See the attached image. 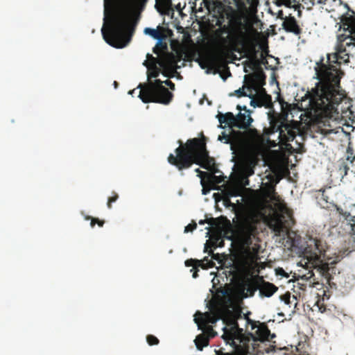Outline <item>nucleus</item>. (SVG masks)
I'll list each match as a JSON object with an SVG mask.
<instances>
[{"instance_id":"obj_25","label":"nucleus","mask_w":355,"mask_h":355,"mask_svg":"<svg viewBox=\"0 0 355 355\" xmlns=\"http://www.w3.org/2000/svg\"><path fill=\"white\" fill-rule=\"evenodd\" d=\"M147 77L148 82L152 81V78H157L161 73V68L156 64H154V66H147Z\"/></svg>"},{"instance_id":"obj_21","label":"nucleus","mask_w":355,"mask_h":355,"mask_svg":"<svg viewBox=\"0 0 355 355\" xmlns=\"http://www.w3.org/2000/svg\"><path fill=\"white\" fill-rule=\"evenodd\" d=\"M286 119L284 118L283 119H277L275 121H272L271 122L270 130L272 132H279V139H280L283 130V126H285L286 123Z\"/></svg>"},{"instance_id":"obj_36","label":"nucleus","mask_w":355,"mask_h":355,"mask_svg":"<svg viewBox=\"0 0 355 355\" xmlns=\"http://www.w3.org/2000/svg\"><path fill=\"white\" fill-rule=\"evenodd\" d=\"M161 73L165 76L168 78H173L174 76V73L175 69H168V68H161Z\"/></svg>"},{"instance_id":"obj_15","label":"nucleus","mask_w":355,"mask_h":355,"mask_svg":"<svg viewBox=\"0 0 355 355\" xmlns=\"http://www.w3.org/2000/svg\"><path fill=\"white\" fill-rule=\"evenodd\" d=\"M258 283L259 295L261 297H270L278 290L275 284L265 281L262 276L258 275Z\"/></svg>"},{"instance_id":"obj_11","label":"nucleus","mask_w":355,"mask_h":355,"mask_svg":"<svg viewBox=\"0 0 355 355\" xmlns=\"http://www.w3.org/2000/svg\"><path fill=\"white\" fill-rule=\"evenodd\" d=\"M352 45L355 46V32L351 33L350 35L348 36L341 35L340 37V43L336 49V51L334 53L328 54V61L338 64L348 62L349 54H345V56H341V54L345 52V46L349 47Z\"/></svg>"},{"instance_id":"obj_37","label":"nucleus","mask_w":355,"mask_h":355,"mask_svg":"<svg viewBox=\"0 0 355 355\" xmlns=\"http://www.w3.org/2000/svg\"><path fill=\"white\" fill-rule=\"evenodd\" d=\"M146 340L149 345H158L159 343V339L153 335H148Z\"/></svg>"},{"instance_id":"obj_7","label":"nucleus","mask_w":355,"mask_h":355,"mask_svg":"<svg viewBox=\"0 0 355 355\" xmlns=\"http://www.w3.org/2000/svg\"><path fill=\"white\" fill-rule=\"evenodd\" d=\"M327 243L320 239L311 238L304 251V260L307 268L315 270L330 284L331 275L336 274L337 269L335 264L338 258L325 259Z\"/></svg>"},{"instance_id":"obj_47","label":"nucleus","mask_w":355,"mask_h":355,"mask_svg":"<svg viewBox=\"0 0 355 355\" xmlns=\"http://www.w3.org/2000/svg\"><path fill=\"white\" fill-rule=\"evenodd\" d=\"M276 275L282 277H288V275L282 268H277L275 269Z\"/></svg>"},{"instance_id":"obj_1","label":"nucleus","mask_w":355,"mask_h":355,"mask_svg":"<svg viewBox=\"0 0 355 355\" xmlns=\"http://www.w3.org/2000/svg\"><path fill=\"white\" fill-rule=\"evenodd\" d=\"M214 17L218 26L215 36L232 51H239L240 46L249 44L252 33L256 32L246 12L231 6L220 3Z\"/></svg>"},{"instance_id":"obj_50","label":"nucleus","mask_w":355,"mask_h":355,"mask_svg":"<svg viewBox=\"0 0 355 355\" xmlns=\"http://www.w3.org/2000/svg\"><path fill=\"white\" fill-rule=\"evenodd\" d=\"M287 17L288 16H284L283 10H279L277 15V17L283 20V21H285V19H287Z\"/></svg>"},{"instance_id":"obj_35","label":"nucleus","mask_w":355,"mask_h":355,"mask_svg":"<svg viewBox=\"0 0 355 355\" xmlns=\"http://www.w3.org/2000/svg\"><path fill=\"white\" fill-rule=\"evenodd\" d=\"M119 198V195L115 192L112 191V196L108 198L107 206L109 209L112 207V204L116 202Z\"/></svg>"},{"instance_id":"obj_43","label":"nucleus","mask_w":355,"mask_h":355,"mask_svg":"<svg viewBox=\"0 0 355 355\" xmlns=\"http://www.w3.org/2000/svg\"><path fill=\"white\" fill-rule=\"evenodd\" d=\"M291 8H293L295 10H302L304 8V6L300 3L299 1H297L296 2H293V3H291Z\"/></svg>"},{"instance_id":"obj_33","label":"nucleus","mask_w":355,"mask_h":355,"mask_svg":"<svg viewBox=\"0 0 355 355\" xmlns=\"http://www.w3.org/2000/svg\"><path fill=\"white\" fill-rule=\"evenodd\" d=\"M157 6L164 10H168L171 6V0H156V6Z\"/></svg>"},{"instance_id":"obj_42","label":"nucleus","mask_w":355,"mask_h":355,"mask_svg":"<svg viewBox=\"0 0 355 355\" xmlns=\"http://www.w3.org/2000/svg\"><path fill=\"white\" fill-rule=\"evenodd\" d=\"M196 227H197V224L195 222L190 223L185 227L184 232L187 233L189 232H193L194 230L196 229Z\"/></svg>"},{"instance_id":"obj_31","label":"nucleus","mask_w":355,"mask_h":355,"mask_svg":"<svg viewBox=\"0 0 355 355\" xmlns=\"http://www.w3.org/2000/svg\"><path fill=\"white\" fill-rule=\"evenodd\" d=\"M185 266L187 267L193 266V268L195 266H201V268H206V267L204 266V263L202 261L198 260V259H189L185 261Z\"/></svg>"},{"instance_id":"obj_38","label":"nucleus","mask_w":355,"mask_h":355,"mask_svg":"<svg viewBox=\"0 0 355 355\" xmlns=\"http://www.w3.org/2000/svg\"><path fill=\"white\" fill-rule=\"evenodd\" d=\"M87 219H91V223H90V225L91 226L93 227H94V225L96 224H98V225L99 227H103V224H104V221L103 220H99L98 218H92V217H90V216H88L87 218Z\"/></svg>"},{"instance_id":"obj_41","label":"nucleus","mask_w":355,"mask_h":355,"mask_svg":"<svg viewBox=\"0 0 355 355\" xmlns=\"http://www.w3.org/2000/svg\"><path fill=\"white\" fill-rule=\"evenodd\" d=\"M205 223H207L209 225L213 226L216 225V218H211L207 220H201L199 221V224L204 225Z\"/></svg>"},{"instance_id":"obj_18","label":"nucleus","mask_w":355,"mask_h":355,"mask_svg":"<svg viewBox=\"0 0 355 355\" xmlns=\"http://www.w3.org/2000/svg\"><path fill=\"white\" fill-rule=\"evenodd\" d=\"M218 119L220 124H225L229 128H235L234 124L235 123V115L232 112H226L225 114H218Z\"/></svg>"},{"instance_id":"obj_63","label":"nucleus","mask_w":355,"mask_h":355,"mask_svg":"<svg viewBox=\"0 0 355 355\" xmlns=\"http://www.w3.org/2000/svg\"><path fill=\"white\" fill-rule=\"evenodd\" d=\"M211 178H212V179H216V175H211Z\"/></svg>"},{"instance_id":"obj_46","label":"nucleus","mask_w":355,"mask_h":355,"mask_svg":"<svg viewBox=\"0 0 355 355\" xmlns=\"http://www.w3.org/2000/svg\"><path fill=\"white\" fill-rule=\"evenodd\" d=\"M223 202L225 206L226 207H232L234 209L236 207V205L231 202L229 196L223 199Z\"/></svg>"},{"instance_id":"obj_14","label":"nucleus","mask_w":355,"mask_h":355,"mask_svg":"<svg viewBox=\"0 0 355 355\" xmlns=\"http://www.w3.org/2000/svg\"><path fill=\"white\" fill-rule=\"evenodd\" d=\"M282 26L286 32L293 33L296 36L300 37L302 33V28L291 15H289L287 19H285V21L282 22Z\"/></svg>"},{"instance_id":"obj_8","label":"nucleus","mask_w":355,"mask_h":355,"mask_svg":"<svg viewBox=\"0 0 355 355\" xmlns=\"http://www.w3.org/2000/svg\"><path fill=\"white\" fill-rule=\"evenodd\" d=\"M163 84L167 85L171 90L175 89V84L168 79L164 81L155 79L146 83H139L137 87L140 89L139 98L145 103L169 104L173 99V94Z\"/></svg>"},{"instance_id":"obj_51","label":"nucleus","mask_w":355,"mask_h":355,"mask_svg":"<svg viewBox=\"0 0 355 355\" xmlns=\"http://www.w3.org/2000/svg\"><path fill=\"white\" fill-rule=\"evenodd\" d=\"M208 248H209V245H208V244H207V243H206V244H205V250H204V251H205V252H208V253H209V255H211V254L212 258L216 259V255L214 254V252H213L212 250H209V251H208Z\"/></svg>"},{"instance_id":"obj_30","label":"nucleus","mask_w":355,"mask_h":355,"mask_svg":"<svg viewBox=\"0 0 355 355\" xmlns=\"http://www.w3.org/2000/svg\"><path fill=\"white\" fill-rule=\"evenodd\" d=\"M248 97L250 98H251V101H250V105L251 106H252L254 107H263V104L261 103L259 95L255 96L254 95L250 94H248Z\"/></svg>"},{"instance_id":"obj_61","label":"nucleus","mask_w":355,"mask_h":355,"mask_svg":"<svg viewBox=\"0 0 355 355\" xmlns=\"http://www.w3.org/2000/svg\"><path fill=\"white\" fill-rule=\"evenodd\" d=\"M128 1H129L130 2H131V3H137V1H139V0H128Z\"/></svg>"},{"instance_id":"obj_28","label":"nucleus","mask_w":355,"mask_h":355,"mask_svg":"<svg viewBox=\"0 0 355 355\" xmlns=\"http://www.w3.org/2000/svg\"><path fill=\"white\" fill-rule=\"evenodd\" d=\"M261 103L263 104V106H264L266 108H269L272 105V98L271 96L269 94H264L263 95H259Z\"/></svg>"},{"instance_id":"obj_19","label":"nucleus","mask_w":355,"mask_h":355,"mask_svg":"<svg viewBox=\"0 0 355 355\" xmlns=\"http://www.w3.org/2000/svg\"><path fill=\"white\" fill-rule=\"evenodd\" d=\"M275 183L269 182L263 184V188H262V192L263 193V196L266 198H270V200H275Z\"/></svg>"},{"instance_id":"obj_52","label":"nucleus","mask_w":355,"mask_h":355,"mask_svg":"<svg viewBox=\"0 0 355 355\" xmlns=\"http://www.w3.org/2000/svg\"><path fill=\"white\" fill-rule=\"evenodd\" d=\"M207 175V173L206 172H204V171H202L198 174V176L201 179V184L202 185H203V179Z\"/></svg>"},{"instance_id":"obj_44","label":"nucleus","mask_w":355,"mask_h":355,"mask_svg":"<svg viewBox=\"0 0 355 355\" xmlns=\"http://www.w3.org/2000/svg\"><path fill=\"white\" fill-rule=\"evenodd\" d=\"M234 94L238 97L248 96V95L244 91V87L239 88L237 90H235Z\"/></svg>"},{"instance_id":"obj_16","label":"nucleus","mask_w":355,"mask_h":355,"mask_svg":"<svg viewBox=\"0 0 355 355\" xmlns=\"http://www.w3.org/2000/svg\"><path fill=\"white\" fill-rule=\"evenodd\" d=\"M178 61L179 60L177 59L174 53L166 52L160 55L159 66L160 68L176 69L178 68L177 64Z\"/></svg>"},{"instance_id":"obj_58","label":"nucleus","mask_w":355,"mask_h":355,"mask_svg":"<svg viewBox=\"0 0 355 355\" xmlns=\"http://www.w3.org/2000/svg\"><path fill=\"white\" fill-rule=\"evenodd\" d=\"M327 0H318V4H326Z\"/></svg>"},{"instance_id":"obj_5","label":"nucleus","mask_w":355,"mask_h":355,"mask_svg":"<svg viewBox=\"0 0 355 355\" xmlns=\"http://www.w3.org/2000/svg\"><path fill=\"white\" fill-rule=\"evenodd\" d=\"M243 314V318L241 320L245 321V327L251 326V330H256L254 333L245 334L243 328L239 327V329L241 330V335H236L234 338V342L237 340L239 343L243 351L250 355H257L259 353L266 352L275 351V346L270 345L269 348H264L263 345H265L266 341L270 340L275 337V335L271 334L268 326L265 323L255 322L252 320L248 315Z\"/></svg>"},{"instance_id":"obj_62","label":"nucleus","mask_w":355,"mask_h":355,"mask_svg":"<svg viewBox=\"0 0 355 355\" xmlns=\"http://www.w3.org/2000/svg\"><path fill=\"white\" fill-rule=\"evenodd\" d=\"M195 171L198 174L201 171L199 168H196Z\"/></svg>"},{"instance_id":"obj_20","label":"nucleus","mask_w":355,"mask_h":355,"mask_svg":"<svg viewBox=\"0 0 355 355\" xmlns=\"http://www.w3.org/2000/svg\"><path fill=\"white\" fill-rule=\"evenodd\" d=\"M265 76L263 73H258L252 76V78L250 80L249 85L248 88L249 89H257L262 85V82L264 81Z\"/></svg>"},{"instance_id":"obj_10","label":"nucleus","mask_w":355,"mask_h":355,"mask_svg":"<svg viewBox=\"0 0 355 355\" xmlns=\"http://www.w3.org/2000/svg\"><path fill=\"white\" fill-rule=\"evenodd\" d=\"M253 121V119L250 114L239 112L235 115V123L234 125L235 128L239 129L245 130V131L242 132L241 131L232 130V133L237 136H242L245 139L254 141L259 137V133L255 128H250L251 123Z\"/></svg>"},{"instance_id":"obj_45","label":"nucleus","mask_w":355,"mask_h":355,"mask_svg":"<svg viewBox=\"0 0 355 355\" xmlns=\"http://www.w3.org/2000/svg\"><path fill=\"white\" fill-rule=\"evenodd\" d=\"M228 194L230 196H239L241 195V191L239 189H231L228 191Z\"/></svg>"},{"instance_id":"obj_56","label":"nucleus","mask_w":355,"mask_h":355,"mask_svg":"<svg viewBox=\"0 0 355 355\" xmlns=\"http://www.w3.org/2000/svg\"><path fill=\"white\" fill-rule=\"evenodd\" d=\"M209 191H210V189H207L206 187H205L203 186V188L202 189V194L206 195L209 192Z\"/></svg>"},{"instance_id":"obj_48","label":"nucleus","mask_w":355,"mask_h":355,"mask_svg":"<svg viewBox=\"0 0 355 355\" xmlns=\"http://www.w3.org/2000/svg\"><path fill=\"white\" fill-rule=\"evenodd\" d=\"M236 109L238 110H239V112H241V111L243 110V111H245L244 113H245V114H248L249 113L250 114V113H251V112L249 110L247 109L245 105L241 106L240 105H238L236 106Z\"/></svg>"},{"instance_id":"obj_64","label":"nucleus","mask_w":355,"mask_h":355,"mask_svg":"<svg viewBox=\"0 0 355 355\" xmlns=\"http://www.w3.org/2000/svg\"><path fill=\"white\" fill-rule=\"evenodd\" d=\"M223 355H232V354H229V353H226V354H224Z\"/></svg>"},{"instance_id":"obj_32","label":"nucleus","mask_w":355,"mask_h":355,"mask_svg":"<svg viewBox=\"0 0 355 355\" xmlns=\"http://www.w3.org/2000/svg\"><path fill=\"white\" fill-rule=\"evenodd\" d=\"M273 2L278 7L284 6L286 8H291V3L296 2V0H274Z\"/></svg>"},{"instance_id":"obj_53","label":"nucleus","mask_w":355,"mask_h":355,"mask_svg":"<svg viewBox=\"0 0 355 355\" xmlns=\"http://www.w3.org/2000/svg\"><path fill=\"white\" fill-rule=\"evenodd\" d=\"M203 261H207V262L208 263V264H209V265H208V266H206V268H205V269H207V268H209V267H212V266H213V265H214L213 261H211V260H209V259H208V257H207L204 258V260H203ZM204 266L205 267V265H204Z\"/></svg>"},{"instance_id":"obj_13","label":"nucleus","mask_w":355,"mask_h":355,"mask_svg":"<svg viewBox=\"0 0 355 355\" xmlns=\"http://www.w3.org/2000/svg\"><path fill=\"white\" fill-rule=\"evenodd\" d=\"M300 125L297 121H291L288 123L286 121L285 126H283V130L282 137L279 139V141L286 144L289 141H293L296 137L297 135L299 134L300 130Z\"/></svg>"},{"instance_id":"obj_59","label":"nucleus","mask_w":355,"mask_h":355,"mask_svg":"<svg viewBox=\"0 0 355 355\" xmlns=\"http://www.w3.org/2000/svg\"><path fill=\"white\" fill-rule=\"evenodd\" d=\"M297 17H301L302 15V10H297Z\"/></svg>"},{"instance_id":"obj_12","label":"nucleus","mask_w":355,"mask_h":355,"mask_svg":"<svg viewBox=\"0 0 355 355\" xmlns=\"http://www.w3.org/2000/svg\"><path fill=\"white\" fill-rule=\"evenodd\" d=\"M198 61L202 69H207V73H210L212 71H214V73L219 72V62L220 59L216 54L211 53H205L201 55Z\"/></svg>"},{"instance_id":"obj_39","label":"nucleus","mask_w":355,"mask_h":355,"mask_svg":"<svg viewBox=\"0 0 355 355\" xmlns=\"http://www.w3.org/2000/svg\"><path fill=\"white\" fill-rule=\"evenodd\" d=\"M254 168L251 166H246L243 168V173L245 178H248L254 174Z\"/></svg>"},{"instance_id":"obj_49","label":"nucleus","mask_w":355,"mask_h":355,"mask_svg":"<svg viewBox=\"0 0 355 355\" xmlns=\"http://www.w3.org/2000/svg\"><path fill=\"white\" fill-rule=\"evenodd\" d=\"M198 267H199V266L197 265V266H195L192 269H191V272H193L192 276L193 278H197L198 277V272L199 270H198ZM200 267H201V266H200Z\"/></svg>"},{"instance_id":"obj_34","label":"nucleus","mask_w":355,"mask_h":355,"mask_svg":"<svg viewBox=\"0 0 355 355\" xmlns=\"http://www.w3.org/2000/svg\"><path fill=\"white\" fill-rule=\"evenodd\" d=\"M355 160V155H354V150L351 146H348L347 148V158L346 162L348 161L350 162L351 164H353V162Z\"/></svg>"},{"instance_id":"obj_26","label":"nucleus","mask_w":355,"mask_h":355,"mask_svg":"<svg viewBox=\"0 0 355 355\" xmlns=\"http://www.w3.org/2000/svg\"><path fill=\"white\" fill-rule=\"evenodd\" d=\"M194 320L198 324L199 329H202L205 331V333L207 334V337L209 338H214L217 335V333L214 330L212 326L201 325L200 324L199 320L197 318H195Z\"/></svg>"},{"instance_id":"obj_60","label":"nucleus","mask_w":355,"mask_h":355,"mask_svg":"<svg viewBox=\"0 0 355 355\" xmlns=\"http://www.w3.org/2000/svg\"><path fill=\"white\" fill-rule=\"evenodd\" d=\"M245 185H248L249 184V180L248 179V178H245Z\"/></svg>"},{"instance_id":"obj_22","label":"nucleus","mask_w":355,"mask_h":355,"mask_svg":"<svg viewBox=\"0 0 355 355\" xmlns=\"http://www.w3.org/2000/svg\"><path fill=\"white\" fill-rule=\"evenodd\" d=\"M349 170V166L346 161L342 160V161L339 162L338 169H337V173L340 178L341 182H346L345 178L347 176Z\"/></svg>"},{"instance_id":"obj_2","label":"nucleus","mask_w":355,"mask_h":355,"mask_svg":"<svg viewBox=\"0 0 355 355\" xmlns=\"http://www.w3.org/2000/svg\"><path fill=\"white\" fill-rule=\"evenodd\" d=\"M315 68L319 82L312 89L311 103L318 110H333L345 98V94L339 90L340 76L338 69L333 65L321 63Z\"/></svg>"},{"instance_id":"obj_57","label":"nucleus","mask_w":355,"mask_h":355,"mask_svg":"<svg viewBox=\"0 0 355 355\" xmlns=\"http://www.w3.org/2000/svg\"><path fill=\"white\" fill-rule=\"evenodd\" d=\"M153 53L157 55H159V49H157V45L153 48Z\"/></svg>"},{"instance_id":"obj_29","label":"nucleus","mask_w":355,"mask_h":355,"mask_svg":"<svg viewBox=\"0 0 355 355\" xmlns=\"http://www.w3.org/2000/svg\"><path fill=\"white\" fill-rule=\"evenodd\" d=\"M144 33L146 35H149L151 37H153V38L157 39V40H161L162 38V33L159 31L153 29V28H146L144 29Z\"/></svg>"},{"instance_id":"obj_4","label":"nucleus","mask_w":355,"mask_h":355,"mask_svg":"<svg viewBox=\"0 0 355 355\" xmlns=\"http://www.w3.org/2000/svg\"><path fill=\"white\" fill-rule=\"evenodd\" d=\"M104 24H106V28L103 26L101 32L105 41L113 47L121 49L131 40L136 21L125 10L115 9L110 12L109 17L105 16Z\"/></svg>"},{"instance_id":"obj_17","label":"nucleus","mask_w":355,"mask_h":355,"mask_svg":"<svg viewBox=\"0 0 355 355\" xmlns=\"http://www.w3.org/2000/svg\"><path fill=\"white\" fill-rule=\"evenodd\" d=\"M257 290H259L258 275L252 279H248L243 285V297H252Z\"/></svg>"},{"instance_id":"obj_40","label":"nucleus","mask_w":355,"mask_h":355,"mask_svg":"<svg viewBox=\"0 0 355 355\" xmlns=\"http://www.w3.org/2000/svg\"><path fill=\"white\" fill-rule=\"evenodd\" d=\"M218 140L224 141L225 144H229L231 141V137L225 132H223L222 135L218 137Z\"/></svg>"},{"instance_id":"obj_24","label":"nucleus","mask_w":355,"mask_h":355,"mask_svg":"<svg viewBox=\"0 0 355 355\" xmlns=\"http://www.w3.org/2000/svg\"><path fill=\"white\" fill-rule=\"evenodd\" d=\"M194 342L197 349L202 351L204 347L209 345V339L204 334H201L196 336Z\"/></svg>"},{"instance_id":"obj_27","label":"nucleus","mask_w":355,"mask_h":355,"mask_svg":"<svg viewBox=\"0 0 355 355\" xmlns=\"http://www.w3.org/2000/svg\"><path fill=\"white\" fill-rule=\"evenodd\" d=\"M147 60H144L143 64L147 67V66H154V64L159 65L160 61L159 58H155L151 54L148 53L146 55Z\"/></svg>"},{"instance_id":"obj_55","label":"nucleus","mask_w":355,"mask_h":355,"mask_svg":"<svg viewBox=\"0 0 355 355\" xmlns=\"http://www.w3.org/2000/svg\"><path fill=\"white\" fill-rule=\"evenodd\" d=\"M310 6L307 8L308 10H311L312 7L315 4V0H308Z\"/></svg>"},{"instance_id":"obj_9","label":"nucleus","mask_w":355,"mask_h":355,"mask_svg":"<svg viewBox=\"0 0 355 355\" xmlns=\"http://www.w3.org/2000/svg\"><path fill=\"white\" fill-rule=\"evenodd\" d=\"M258 223L257 216L250 212H243L237 217L235 230L243 244L247 247L245 250L246 254L250 253V246L252 243V239L258 233Z\"/></svg>"},{"instance_id":"obj_6","label":"nucleus","mask_w":355,"mask_h":355,"mask_svg":"<svg viewBox=\"0 0 355 355\" xmlns=\"http://www.w3.org/2000/svg\"><path fill=\"white\" fill-rule=\"evenodd\" d=\"M200 315L201 325H209L215 324L219 320L223 321L225 326L223 327V334L222 338L231 345H236L234 342L235 334L241 335V330L239 329L238 321L243 318L242 311L239 309L230 310L216 305H214L210 312L202 314L198 312Z\"/></svg>"},{"instance_id":"obj_54","label":"nucleus","mask_w":355,"mask_h":355,"mask_svg":"<svg viewBox=\"0 0 355 355\" xmlns=\"http://www.w3.org/2000/svg\"><path fill=\"white\" fill-rule=\"evenodd\" d=\"M264 94H268L266 93V89L264 88L261 87L259 89L258 95H263V96Z\"/></svg>"},{"instance_id":"obj_3","label":"nucleus","mask_w":355,"mask_h":355,"mask_svg":"<svg viewBox=\"0 0 355 355\" xmlns=\"http://www.w3.org/2000/svg\"><path fill=\"white\" fill-rule=\"evenodd\" d=\"M178 142L180 146L175 150V155L171 153L168 157L169 164L175 166L179 171L189 168L193 164L205 169L214 171L215 159L209 155L206 143L203 139H190L184 144L180 140Z\"/></svg>"},{"instance_id":"obj_23","label":"nucleus","mask_w":355,"mask_h":355,"mask_svg":"<svg viewBox=\"0 0 355 355\" xmlns=\"http://www.w3.org/2000/svg\"><path fill=\"white\" fill-rule=\"evenodd\" d=\"M283 218L284 216L282 215H277L272 218L270 225L275 232L279 233L284 227L285 225Z\"/></svg>"}]
</instances>
